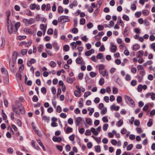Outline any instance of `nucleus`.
Listing matches in <instances>:
<instances>
[{"label": "nucleus", "instance_id": "1", "mask_svg": "<svg viewBox=\"0 0 155 155\" xmlns=\"http://www.w3.org/2000/svg\"><path fill=\"white\" fill-rule=\"evenodd\" d=\"M124 99L125 101L130 106L134 107L135 106V104L134 101L129 96L126 95L124 96Z\"/></svg>", "mask_w": 155, "mask_h": 155}, {"label": "nucleus", "instance_id": "2", "mask_svg": "<svg viewBox=\"0 0 155 155\" xmlns=\"http://www.w3.org/2000/svg\"><path fill=\"white\" fill-rule=\"evenodd\" d=\"M15 105L16 107H18V108L21 112V114H23L25 113V108L21 102L19 101H17L15 102Z\"/></svg>", "mask_w": 155, "mask_h": 155}, {"label": "nucleus", "instance_id": "3", "mask_svg": "<svg viewBox=\"0 0 155 155\" xmlns=\"http://www.w3.org/2000/svg\"><path fill=\"white\" fill-rule=\"evenodd\" d=\"M101 129V128L100 126L98 127L96 129L92 127L91 129V131L94 135L97 136L98 135L99 133L100 132Z\"/></svg>", "mask_w": 155, "mask_h": 155}, {"label": "nucleus", "instance_id": "4", "mask_svg": "<svg viewBox=\"0 0 155 155\" xmlns=\"http://www.w3.org/2000/svg\"><path fill=\"white\" fill-rule=\"evenodd\" d=\"M8 28L9 34H11L12 33H15V29L13 28V25H12L11 21L8 22Z\"/></svg>", "mask_w": 155, "mask_h": 155}, {"label": "nucleus", "instance_id": "5", "mask_svg": "<svg viewBox=\"0 0 155 155\" xmlns=\"http://www.w3.org/2000/svg\"><path fill=\"white\" fill-rule=\"evenodd\" d=\"M3 77L4 78L5 82L6 84L8 83L9 79L7 71H5V72L2 73Z\"/></svg>", "mask_w": 155, "mask_h": 155}, {"label": "nucleus", "instance_id": "6", "mask_svg": "<svg viewBox=\"0 0 155 155\" xmlns=\"http://www.w3.org/2000/svg\"><path fill=\"white\" fill-rule=\"evenodd\" d=\"M74 94L77 97H79L81 96L80 88H77V90L74 91Z\"/></svg>", "mask_w": 155, "mask_h": 155}, {"label": "nucleus", "instance_id": "7", "mask_svg": "<svg viewBox=\"0 0 155 155\" xmlns=\"http://www.w3.org/2000/svg\"><path fill=\"white\" fill-rule=\"evenodd\" d=\"M68 17L66 16H61L60 17L58 18V21L59 22H61L62 20L66 19V20L65 21H70V19L68 18Z\"/></svg>", "mask_w": 155, "mask_h": 155}, {"label": "nucleus", "instance_id": "8", "mask_svg": "<svg viewBox=\"0 0 155 155\" xmlns=\"http://www.w3.org/2000/svg\"><path fill=\"white\" fill-rule=\"evenodd\" d=\"M111 45V47L110 48V51L113 53L115 52L117 50V46L114 45L113 43L111 42L110 43Z\"/></svg>", "mask_w": 155, "mask_h": 155}, {"label": "nucleus", "instance_id": "9", "mask_svg": "<svg viewBox=\"0 0 155 155\" xmlns=\"http://www.w3.org/2000/svg\"><path fill=\"white\" fill-rule=\"evenodd\" d=\"M52 140L54 142H60L61 141L62 138L60 137H57L55 136H54L52 138Z\"/></svg>", "mask_w": 155, "mask_h": 155}, {"label": "nucleus", "instance_id": "10", "mask_svg": "<svg viewBox=\"0 0 155 155\" xmlns=\"http://www.w3.org/2000/svg\"><path fill=\"white\" fill-rule=\"evenodd\" d=\"M82 120V119L80 117H78L76 118L75 123L77 126H79L80 124V122Z\"/></svg>", "mask_w": 155, "mask_h": 155}, {"label": "nucleus", "instance_id": "11", "mask_svg": "<svg viewBox=\"0 0 155 155\" xmlns=\"http://www.w3.org/2000/svg\"><path fill=\"white\" fill-rule=\"evenodd\" d=\"M18 107H15L14 105H12V110L15 112L16 114L17 115H19L20 113L18 111V110H17V108Z\"/></svg>", "mask_w": 155, "mask_h": 155}, {"label": "nucleus", "instance_id": "12", "mask_svg": "<svg viewBox=\"0 0 155 155\" xmlns=\"http://www.w3.org/2000/svg\"><path fill=\"white\" fill-rule=\"evenodd\" d=\"M36 61L35 59L34 58H32L31 59L29 62L27 63V65L28 66L30 67L32 64H34L35 63Z\"/></svg>", "mask_w": 155, "mask_h": 155}, {"label": "nucleus", "instance_id": "13", "mask_svg": "<svg viewBox=\"0 0 155 155\" xmlns=\"http://www.w3.org/2000/svg\"><path fill=\"white\" fill-rule=\"evenodd\" d=\"M20 26V22H16L15 25V33H16V32H17L18 31V28Z\"/></svg>", "mask_w": 155, "mask_h": 155}, {"label": "nucleus", "instance_id": "14", "mask_svg": "<svg viewBox=\"0 0 155 155\" xmlns=\"http://www.w3.org/2000/svg\"><path fill=\"white\" fill-rule=\"evenodd\" d=\"M42 120L48 123L50 120V117L46 116H42Z\"/></svg>", "mask_w": 155, "mask_h": 155}, {"label": "nucleus", "instance_id": "15", "mask_svg": "<svg viewBox=\"0 0 155 155\" xmlns=\"http://www.w3.org/2000/svg\"><path fill=\"white\" fill-rule=\"evenodd\" d=\"M32 145L36 150H39L40 149V148L38 146L36 145L35 143V142L33 140L32 141Z\"/></svg>", "mask_w": 155, "mask_h": 155}, {"label": "nucleus", "instance_id": "16", "mask_svg": "<svg viewBox=\"0 0 155 155\" xmlns=\"http://www.w3.org/2000/svg\"><path fill=\"white\" fill-rule=\"evenodd\" d=\"M100 73L103 76H107L108 75V72L105 70H104V71H100Z\"/></svg>", "mask_w": 155, "mask_h": 155}, {"label": "nucleus", "instance_id": "17", "mask_svg": "<svg viewBox=\"0 0 155 155\" xmlns=\"http://www.w3.org/2000/svg\"><path fill=\"white\" fill-rule=\"evenodd\" d=\"M111 109H113L115 111H118L119 109V106H115L114 104H113L110 107Z\"/></svg>", "mask_w": 155, "mask_h": 155}, {"label": "nucleus", "instance_id": "18", "mask_svg": "<svg viewBox=\"0 0 155 155\" xmlns=\"http://www.w3.org/2000/svg\"><path fill=\"white\" fill-rule=\"evenodd\" d=\"M138 54L137 55V57L138 58H141L143 54V51L142 50L139 51H138Z\"/></svg>", "mask_w": 155, "mask_h": 155}, {"label": "nucleus", "instance_id": "19", "mask_svg": "<svg viewBox=\"0 0 155 155\" xmlns=\"http://www.w3.org/2000/svg\"><path fill=\"white\" fill-rule=\"evenodd\" d=\"M82 61V58L81 57H79L76 60V62L78 64H80Z\"/></svg>", "mask_w": 155, "mask_h": 155}, {"label": "nucleus", "instance_id": "20", "mask_svg": "<svg viewBox=\"0 0 155 155\" xmlns=\"http://www.w3.org/2000/svg\"><path fill=\"white\" fill-rule=\"evenodd\" d=\"M77 2L74 1L72 4H70L69 6L70 8H72L74 6H77Z\"/></svg>", "mask_w": 155, "mask_h": 155}, {"label": "nucleus", "instance_id": "21", "mask_svg": "<svg viewBox=\"0 0 155 155\" xmlns=\"http://www.w3.org/2000/svg\"><path fill=\"white\" fill-rule=\"evenodd\" d=\"M152 119H150L147 124V125L148 127H150L153 124Z\"/></svg>", "mask_w": 155, "mask_h": 155}, {"label": "nucleus", "instance_id": "22", "mask_svg": "<svg viewBox=\"0 0 155 155\" xmlns=\"http://www.w3.org/2000/svg\"><path fill=\"white\" fill-rule=\"evenodd\" d=\"M18 55L16 51H14L12 54V58L13 60H16Z\"/></svg>", "mask_w": 155, "mask_h": 155}, {"label": "nucleus", "instance_id": "23", "mask_svg": "<svg viewBox=\"0 0 155 155\" xmlns=\"http://www.w3.org/2000/svg\"><path fill=\"white\" fill-rule=\"evenodd\" d=\"M72 131V128L70 127H68L65 133L67 134H68Z\"/></svg>", "mask_w": 155, "mask_h": 155}, {"label": "nucleus", "instance_id": "24", "mask_svg": "<svg viewBox=\"0 0 155 155\" xmlns=\"http://www.w3.org/2000/svg\"><path fill=\"white\" fill-rule=\"evenodd\" d=\"M95 151L97 152H101V147L100 146L98 145L95 147Z\"/></svg>", "mask_w": 155, "mask_h": 155}, {"label": "nucleus", "instance_id": "25", "mask_svg": "<svg viewBox=\"0 0 155 155\" xmlns=\"http://www.w3.org/2000/svg\"><path fill=\"white\" fill-rule=\"evenodd\" d=\"M70 47L68 45H65L63 47V50L65 51H67L69 50Z\"/></svg>", "mask_w": 155, "mask_h": 155}, {"label": "nucleus", "instance_id": "26", "mask_svg": "<svg viewBox=\"0 0 155 155\" xmlns=\"http://www.w3.org/2000/svg\"><path fill=\"white\" fill-rule=\"evenodd\" d=\"M123 124V120H120L116 123V125L118 126V127H120Z\"/></svg>", "mask_w": 155, "mask_h": 155}, {"label": "nucleus", "instance_id": "27", "mask_svg": "<svg viewBox=\"0 0 155 155\" xmlns=\"http://www.w3.org/2000/svg\"><path fill=\"white\" fill-rule=\"evenodd\" d=\"M86 123L89 125H91L92 121L91 119L89 118H87L86 120Z\"/></svg>", "mask_w": 155, "mask_h": 155}, {"label": "nucleus", "instance_id": "28", "mask_svg": "<svg viewBox=\"0 0 155 155\" xmlns=\"http://www.w3.org/2000/svg\"><path fill=\"white\" fill-rule=\"evenodd\" d=\"M127 32L128 30L126 28H125L123 32V35L124 37H126L128 36V33Z\"/></svg>", "mask_w": 155, "mask_h": 155}, {"label": "nucleus", "instance_id": "29", "mask_svg": "<svg viewBox=\"0 0 155 155\" xmlns=\"http://www.w3.org/2000/svg\"><path fill=\"white\" fill-rule=\"evenodd\" d=\"M23 21L27 26H28L29 25V19L26 18L24 19L23 20Z\"/></svg>", "mask_w": 155, "mask_h": 155}, {"label": "nucleus", "instance_id": "30", "mask_svg": "<svg viewBox=\"0 0 155 155\" xmlns=\"http://www.w3.org/2000/svg\"><path fill=\"white\" fill-rule=\"evenodd\" d=\"M108 127V124H104L103 127V129L104 131H106Z\"/></svg>", "mask_w": 155, "mask_h": 155}, {"label": "nucleus", "instance_id": "31", "mask_svg": "<svg viewBox=\"0 0 155 155\" xmlns=\"http://www.w3.org/2000/svg\"><path fill=\"white\" fill-rule=\"evenodd\" d=\"M58 12L59 13H62L63 12V9L62 7L61 6H59L58 9Z\"/></svg>", "mask_w": 155, "mask_h": 155}, {"label": "nucleus", "instance_id": "32", "mask_svg": "<svg viewBox=\"0 0 155 155\" xmlns=\"http://www.w3.org/2000/svg\"><path fill=\"white\" fill-rule=\"evenodd\" d=\"M139 45L137 44L134 45L133 47V49L135 51H136L139 49Z\"/></svg>", "mask_w": 155, "mask_h": 155}, {"label": "nucleus", "instance_id": "33", "mask_svg": "<svg viewBox=\"0 0 155 155\" xmlns=\"http://www.w3.org/2000/svg\"><path fill=\"white\" fill-rule=\"evenodd\" d=\"M7 152L8 153L12 154L13 153L14 150L12 148L10 147L8 149Z\"/></svg>", "mask_w": 155, "mask_h": 155}, {"label": "nucleus", "instance_id": "34", "mask_svg": "<svg viewBox=\"0 0 155 155\" xmlns=\"http://www.w3.org/2000/svg\"><path fill=\"white\" fill-rule=\"evenodd\" d=\"M91 130L89 129L87 130L85 133V134L86 135L89 136L91 134Z\"/></svg>", "mask_w": 155, "mask_h": 155}, {"label": "nucleus", "instance_id": "35", "mask_svg": "<svg viewBox=\"0 0 155 155\" xmlns=\"http://www.w3.org/2000/svg\"><path fill=\"white\" fill-rule=\"evenodd\" d=\"M85 20L84 18H81L80 21V24L81 25H84L85 24Z\"/></svg>", "mask_w": 155, "mask_h": 155}, {"label": "nucleus", "instance_id": "36", "mask_svg": "<svg viewBox=\"0 0 155 155\" xmlns=\"http://www.w3.org/2000/svg\"><path fill=\"white\" fill-rule=\"evenodd\" d=\"M67 81L68 83H73V81L71 78L69 77L67 78Z\"/></svg>", "mask_w": 155, "mask_h": 155}, {"label": "nucleus", "instance_id": "37", "mask_svg": "<svg viewBox=\"0 0 155 155\" xmlns=\"http://www.w3.org/2000/svg\"><path fill=\"white\" fill-rule=\"evenodd\" d=\"M53 33V30L51 28H49L47 32V33L48 35H52Z\"/></svg>", "mask_w": 155, "mask_h": 155}, {"label": "nucleus", "instance_id": "38", "mask_svg": "<svg viewBox=\"0 0 155 155\" xmlns=\"http://www.w3.org/2000/svg\"><path fill=\"white\" fill-rule=\"evenodd\" d=\"M133 147V145L132 144H130L127 146V150H131Z\"/></svg>", "mask_w": 155, "mask_h": 155}, {"label": "nucleus", "instance_id": "39", "mask_svg": "<svg viewBox=\"0 0 155 155\" xmlns=\"http://www.w3.org/2000/svg\"><path fill=\"white\" fill-rule=\"evenodd\" d=\"M56 64L54 61H51L50 63V66L52 67H54L56 66Z\"/></svg>", "mask_w": 155, "mask_h": 155}, {"label": "nucleus", "instance_id": "40", "mask_svg": "<svg viewBox=\"0 0 155 155\" xmlns=\"http://www.w3.org/2000/svg\"><path fill=\"white\" fill-rule=\"evenodd\" d=\"M46 47L48 49H51L52 48V45L50 43H48L46 44Z\"/></svg>", "mask_w": 155, "mask_h": 155}, {"label": "nucleus", "instance_id": "41", "mask_svg": "<svg viewBox=\"0 0 155 155\" xmlns=\"http://www.w3.org/2000/svg\"><path fill=\"white\" fill-rule=\"evenodd\" d=\"M43 47V46L41 45H39L38 47V51L39 53H41L42 51V49Z\"/></svg>", "mask_w": 155, "mask_h": 155}, {"label": "nucleus", "instance_id": "42", "mask_svg": "<svg viewBox=\"0 0 155 155\" xmlns=\"http://www.w3.org/2000/svg\"><path fill=\"white\" fill-rule=\"evenodd\" d=\"M104 80L103 78H101L99 81V84L102 86L104 84Z\"/></svg>", "mask_w": 155, "mask_h": 155}, {"label": "nucleus", "instance_id": "43", "mask_svg": "<svg viewBox=\"0 0 155 155\" xmlns=\"http://www.w3.org/2000/svg\"><path fill=\"white\" fill-rule=\"evenodd\" d=\"M30 7L31 10H34L35 8L36 4H32L30 5Z\"/></svg>", "mask_w": 155, "mask_h": 155}, {"label": "nucleus", "instance_id": "44", "mask_svg": "<svg viewBox=\"0 0 155 155\" xmlns=\"http://www.w3.org/2000/svg\"><path fill=\"white\" fill-rule=\"evenodd\" d=\"M97 75V74L93 71L91 72L90 73V75L91 78L95 77Z\"/></svg>", "mask_w": 155, "mask_h": 155}, {"label": "nucleus", "instance_id": "45", "mask_svg": "<svg viewBox=\"0 0 155 155\" xmlns=\"http://www.w3.org/2000/svg\"><path fill=\"white\" fill-rule=\"evenodd\" d=\"M71 46L72 47V49H74V47L75 48L77 47V45L76 43L74 42H72L71 43Z\"/></svg>", "mask_w": 155, "mask_h": 155}, {"label": "nucleus", "instance_id": "46", "mask_svg": "<svg viewBox=\"0 0 155 155\" xmlns=\"http://www.w3.org/2000/svg\"><path fill=\"white\" fill-rule=\"evenodd\" d=\"M87 26L88 28L90 29L93 27V25L92 23L89 22L87 24Z\"/></svg>", "mask_w": 155, "mask_h": 155}, {"label": "nucleus", "instance_id": "47", "mask_svg": "<svg viewBox=\"0 0 155 155\" xmlns=\"http://www.w3.org/2000/svg\"><path fill=\"white\" fill-rule=\"evenodd\" d=\"M21 54L24 55L27 53V50L26 49H23L21 50Z\"/></svg>", "mask_w": 155, "mask_h": 155}, {"label": "nucleus", "instance_id": "48", "mask_svg": "<svg viewBox=\"0 0 155 155\" xmlns=\"http://www.w3.org/2000/svg\"><path fill=\"white\" fill-rule=\"evenodd\" d=\"M151 98L152 100H154L155 99V94L154 93H150Z\"/></svg>", "mask_w": 155, "mask_h": 155}, {"label": "nucleus", "instance_id": "49", "mask_svg": "<svg viewBox=\"0 0 155 155\" xmlns=\"http://www.w3.org/2000/svg\"><path fill=\"white\" fill-rule=\"evenodd\" d=\"M68 122L69 124H72L73 123V119L71 118H69L68 120Z\"/></svg>", "mask_w": 155, "mask_h": 155}, {"label": "nucleus", "instance_id": "50", "mask_svg": "<svg viewBox=\"0 0 155 155\" xmlns=\"http://www.w3.org/2000/svg\"><path fill=\"white\" fill-rule=\"evenodd\" d=\"M122 101V98L121 96H119L117 97V103H120Z\"/></svg>", "mask_w": 155, "mask_h": 155}, {"label": "nucleus", "instance_id": "51", "mask_svg": "<svg viewBox=\"0 0 155 155\" xmlns=\"http://www.w3.org/2000/svg\"><path fill=\"white\" fill-rule=\"evenodd\" d=\"M105 48L103 45H102L99 49L100 51H103L105 50Z\"/></svg>", "mask_w": 155, "mask_h": 155}, {"label": "nucleus", "instance_id": "52", "mask_svg": "<svg viewBox=\"0 0 155 155\" xmlns=\"http://www.w3.org/2000/svg\"><path fill=\"white\" fill-rule=\"evenodd\" d=\"M29 24H32L35 22V20L33 18H31L29 19Z\"/></svg>", "mask_w": 155, "mask_h": 155}, {"label": "nucleus", "instance_id": "53", "mask_svg": "<svg viewBox=\"0 0 155 155\" xmlns=\"http://www.w3.org/2000/svg\"><path fill=\"white\" fill-rule=\"evenodd\" d=\"M140 124V121L139 120H136L134 122V124L136 126H138Z\"/></svg>", "mask_w": 155, "mask_h": 155}, {"label": "nucleus", "instance_id": "54", "mask_svg": "<svg viewBox=\"0 0 155 155\" xmlns=\"http://www.w3.org/2000/svg\"><path fill=\"white\" fill-rule=\"evenodd\" d=\"M122 18L126 20L127 21H128L129 20V18L128 16L126 15H124L123 16Z\"/></svg>", "mask_w": 155, "mask_h": 155}, {"label": "nucleus", "instance_id": "55", "mask_svg": "<svg viewBox=\"0 0 155 155\" xmlns=\"http://www.w3.org/2000/svg\"><path fill=\"white\" fill-rule=\"evenodd\" d=\"M38 98L37 96L34 95L32 98V101L34 102H37L38 100Z\"/></svg>", "mask_w": 155, "mask_h": 155}, {"label": "nucleus", "instance_id": "56", "mask_svg": "<svg viewBox=\"0 0 155 155\" xmlns=\"http://www.w3.org/2000/svg\"><path fill=\"white\" fill-rule=\"evenodd\" d=\"M131 8L133 11L136 9V6L135 4H132L131 6Z\"/></svg>", "mask_w": 155, "mask_h": 155}, {"label": "nucleus", "instance_id": "57", "mask_svg": "<svg viewBox=\"0 0 155 155\" xmlns=\"http://www.w3.org/2000/svg\"><path fill=\"white\" fill-rule=\"evenodd\" d=\"M72 32L74 34H77L78 32V29L77 28H74L72 29Z\"/></svg>", "mask_w": 155, "mask_h": 155}, {"label": "nucleus", "instance_id": "58", "mask_svg": "<svg viewBox=\"0 0 155 155\" xmlns=\"http://www.w3.org/2000/svg\"><path fill=\"white\" fill-rule=\"evenodd\" d=\"M100 98L98 97H97L94 100V102H95L96 104H97L99 103L100 102Z\"/></svg>", "mask_w": 155, "mask_h": 155}, {"label": "nucleus", "instance_id": "59", "mask_svg": "<svg viewBox=\"0 0 155 155\" xmlns=\"http://www.w3.org/2000/svg\"><path fill=\"white\" fill-rule=\"evenodd\" d=\"M75 135L74 134L70 135L69 137V140L71 141H73L74 139Z\"/></svg>", "mask_w": 155, "mask_h": 155}, {"label": "nucleus", "instance_id": "60", "mask_svg": "<svg viewBox=\"0 0 155 155\" xmlns=\"http://www.w3.org/2000/svg\"><path fill=\"white\" fill-rule=\"evenodd\" d=\"M97 28L99 30L102 31L104 29V28L102 25H98L97 26Z\"/></svg>", "mask_w": 155, "mask_h": 155}, {"label": "nucleus", "instance_id": "61", "mask_svg": "<svg viewBox=\"0 0 155 155\" xmlns=\"http://www.w3.org/2000/svg\"><path fill=\"white\" fill-rule=\"evenodd\" d=\"M65 149L67 152L69 151L71 149V147L69 145H67L65 146Z\"/></svg>", "mask_w": 155, "mask_h": 155}, {"label": "nucleus", "instance_id": "62", "mask_svg": "<svg viewBox=\"0 0 155 155\" xmlns=\"http://www.w3.org/2000/svg\"><path fill=\"white\" fill-rule=\"evenodd\" d=\"M103 54L102 53H98L97 54V55L96 56V57L98 59H100L101 58H102L103 57Z\"/></svg>", "mask_w": 155, "mask_h": 155}, {"label": "nucleus", "instance_id": "63", "mask_svg": "<svg viewBox=\"0 0 155 155\" xmlns=\"http://www.w3.org/2000/svg\"><path fill=\"white\" fill-rule=\"evenodd\" d=\"M102 120L104 122H107L108 120L106 116H104L102 118Z\"/></svg>", "mask_w": 155, "mask_h": 155}, {"label": "nucleus", "instance_id": "64", "mask_svg": "<svg viewBox=\"0 0 155 155\" xmlns=\"http://www.w3.org/2000/svg\"><path fill=\"white\" fill-rule=\"evenodd\" d=\"M131 79L130 76L128 74H127L126 75L125 79L127 81H130Z\"/></svg>", "mask_w": 155, "mask_h": 155}]
</instances>
